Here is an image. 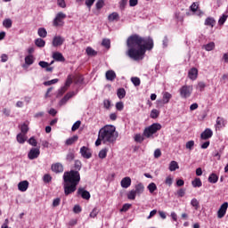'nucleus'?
Masks as SVG:
<instances>
[{
	"label": "nucleus",
	"mask_w": 228,
	"mask_h": 228,
	"mask_svg": "<svg viewBox=\"0 0 228 228\" xmlns=\"http://www.w3.org/2000/svg\"><path fill=\"white\" fill-rule=\"evenodd\" d=\"M126 45L128 47L126 52L127 56L138 61L145 58V53L147 51H152L154 49V40L151 37H142L138 34H134L127 38Z\"/></svg>",
	"instance_id": "obj_1"
},
{
	"label": "nucleus",
	"mask_w": 228,
	"mask_h": 228,
	"mask_svg": "<svg viewBox=\"0 0 228 228\" xmlns=\"http://www.w3.org/2000/svg\"><path fill=\"white\" fill-rule=\"evenodd\" d=\"M83 164L80 160H75L74 168L75 170L66 171L63 174V189L64 195H71L76 190H77V184L81 181V175L79 170H81Z\"/></svg>",
	"instance_id": "obj_2"
},
{
	"label": "nucleus",
	"mask_w": 228,
	"mask_h": 228,
	"mask_svg": "<svg viewBox=\"0 0 228 228\" xmlns=\"http://www.w3.org/2000/svg\"><path fill=\"white\" fill-rule=\"evenodd\" d=\"M98 134L102 138L104 145H115L118 138L117 127L112 125H105L99 130Z\"/></svg>",
	"instance_id": "obj_3"
},
{
	"label": "nucleus",
	"mask_w": 228,
	"mask_h": 228,
	"mask_svg": "<svg viewBox=\"0 0 228 228\" xmlns=\"http://www.w3.org/2000/svg\"><path fill=\"white\" fill-rule=\"evenodd\" d=\"M161 130V125L159 123H153L151 126L146 127L143 131V136L151 138L152 134H156L158 131Z\"/></svg>",
	"instance_id": "obj_4"
},
{
	"label": "nucleus",
	"mask_w": 228,
	"mask_h": 228,
	"mask_svg": "<svg viewBox=\"0 0 228 228\" xmlns=\"http://www.w3.org/2000/svg\"><path fill=\"white\" fill-rule=\"evenodd\" d=\"M67 19V14H65L62 12H59L56 15L55 18L53 20V26L54 28H63L65 26V20Z\"/></svg>",
	"instance_id": "obj_5"
},
{
	"label": "nucleus",
	"mask_w": 228,
	"mask_h": 228,
	"mask_svg": "<svg viewBox=\"0 0 228 228\" xmlns=\"http://www.w3.org/2000/svg\"><path fill=\"white\" fill-rule=\"evenodd\" d=\"M180 97L182 99H188V97L191 96V94H193V86H183L179 89Z\"/></svg>",
	"instance_id": "obj_6"
},
{
	"label": "nucleus",
	"mask_w": 228,
	"mask_h": 228,
	"mask_svg": "<svg viewBox=\"0 0 228 228\" xmlns=\"http://www.w3.org/2000/svg\"><path fill=\"white\" fill-rule=\"evenodd\" d=\"M227 208L228 202L223 203L217 211V218H224V216H225V215L227 214Z\"/></svg>",
	"instance_id": "obj_7"
},
{
	"label": "nucleus",
	"mask_w": 228,
	"mask_h": 228,
	"mask_svg": "<svg viewBox=\"0 0 228 228\" xmlns=\"http://www.w3.org/2000/svg\"><path fill=\"white\" fill-rule=\"evenodd\" d=\"M40 156V149L39 148H32L28 153V159H37Z\"/></svg>",
	"instance_id": "obj_8"
},
{
	"label": "nucleus",
	"mask_w": 228,
	"mask_h": 228,
	"mask_svg": "<svg viewBox=\"0 0 228 228\" xmlns=\"http://www.w3.org/2000/svg\"><path fill=\"white\" fill-rule=\"evenodd\" d=\"M80 154L86 159H90V158H92V152L90 151V149H88V147L86 146H83L80 148Z\"/></svg>",
	"instance_id": "obj_9"
},
{
	"label": "nucleus",
	"mask_w": 228,
	"mask_h": 228,
	"mask_svg": "<svg viewBox=\"0 0 228 228\" xmlns=\"http://www.w3.org/2000/svg\"><path fill=\"white\" fill-rule=\"evenodd\" d=\"M63 42H65V38L61 37V36H55L52 44L53 47H60L63 45Z\"/></svg>",
	"instance_id": "obj_10"
},
{
	"label": "nucleus",
	"mask_w": 228,
	"mask_h": 228,
	"mask_svg": "<svg viewBox=\"0 0 228 228\" xmlns=\"http://www.w3.org/2000/svg\"><path fill=\"white\" fill-rule=\"evenodd\" d=\"M77 195H80L85 200H90V192L84 188H78Z\"/></svg>",
	"instance_id": "obj_11"
},
{
	"label": "nucleus",
	"mask_w": 228,
	"mask_h": 228,
	"mask_svg": "<svg viewBox=\"0 0 228 228\" xmlns=\"http://www.w3.org/2000/svg\"><path fill=\"white\" fill-rule=\"evenodd\" d=\"M188 77L191 81H195L199 77V69L197 68H191L188 72Z\"/></svg>",
	"instance_id": "obj_12"
},
{
	"label": "nucleus",
	"mask_w": 228,
	"mask_h": 228,
	"mask_svg": "<svg viewBox=\"0 0 228 228\" xmlns=\"http://www.w3.org/2000/svg\"><path fill=\"white\" fill-rule=\"evenodd\" d=\"M213 136V130L211 128H206L204 132L201 133V140H209Z\"/></svg>",
	"instance_id": "obj_13"
},
{
	"label": "nucleus",
	"mask_w": 228,
	"mask_h": 228,
	"mask_svg": "<svg viewBox=\"0 0 228 228\" xmlns=\"http://www.w3.org/2000/svg\"><path fill=\"white\" fill-rule=\"evenodd\" d=\"M225 118H222V117H217L216 121V129H218V131H220V129H222L223 127H225Z\"/></svg>",
	"instance_id": "obj_14"
},
{
	"label": "nucleus",
	"mask_w": 228,
	"mask_h": 228,
	"mask_svg": "<svg viewBox=\"0 0 228 228\" xmlns=\"http://www.w3.org/2000/svg\"><path fill=\"white\" fill-rule=\"evenodd\" d=\"M52 172H54L55 174H61L63 172V165L61 163H55L52 165Z\"/></svg>",
	"instance_id": "obj_15"
},
{
	"label": "nucleus",
	"mask_w": 228,
	"mask_h": 228,
	"mask_svg": "<svg viewBox=\"0 0 228 228\" xmlns=\"http://www.w3.org/2000/svg\"><path fill=\"white\" fill-rule=\"evenodd\" d=\"M28 188H29V182L26 180L18 183V190H20V191H27Z\"/></svg>",
	"instance_id": "obj_16"
},
{
	"label": "nucleus",
	"mask_w": 228,
	"mask_h": 228,
	"mask_svg": "<svg viewBox=\"0 0 228 228\" xmlns=\"http://www.w3.org/2000/svg\"><path fill=\"white\" fill-rule=\"evenodd\" d=\"M105 77L107 79V81H115V79H117V73H115L113 70H108L105 73Z\"/></svg>",
	"instance_id": "obj_17"
},
{
	"label": "nucleus",
	"mask_w": 228,
	"mask_h": 228,
	"mask_svg": "<svg viewBox=\"0 0 228 228\" xmlns=\"http://www.w3.org/2000/svg\"><path fill=\"white\" fill-rule=\"evenodd\" d=\"M122 188H129L131 186V177L126 176L120 182Z\"/></svg>",
	"instance_id": "obj_18"
},
{
	"label": "nucleus",
	"mask_w": 228,
	"mask_h": 228,
	"mask_svg": "<svg viewBox=\"0 0 228 228\" xmlns=\"http://www.w3.org/2000/svg\"><path fill=\"white\" fill-rule=\"evenodd\" d=\"M216 24V20L213 17H208L205 20V26H209V28H215Z\"/></svg>",
	"instance_id": "obj_19"
},
{
	"label": "nucleus",
	"mask_w": 228,
	"mask_h": 228,
	"mask_svg": "<svg viewBox=\"0 0 228 228\" xmlns=\"http://www.w3.org/2000/svg\"><path fill=\"white\" fill-rule=\"evenodd\" d=\"M53 58L55 61H65V57H63V54L60 52L53 53Z\"/></svg>",
	"instance_id": "obj_20"
},
{
	"label": "nucleus",
	"mask_w": 228,
	"mask_h": 228,
	"mask_svg": "<svg viewBox=\"0 0 228 228\" xmlns=\"http://www.w3.org/2000/svg\"><path fill=\"white\" fill-rule=\"evenodd\" d=\"M170 99H172V94L168 92H164L162 94V101L168 104L170 102Z\"/></svg>",
	"instance_id": "obj_21"
},
{
	"label": "nucleus",
	"mask_w": 228,
	"mask_h": 228,
	"mask_svg": "<svg viewBox=\"0 0 228 228\" xmlns=\"http://www.w3.org/2000/svg\"><path fill=\"white\" fill-rule=\"evenodd\" d=\"M144 190L145 187L143 186V183H138L137 185H135V190H134V191L136 195H142Z\"/></svg>",
	"instance_id": "obj_22"
},
{
	"label": "nucleus",
	"mask_w": 228,
	"mask_h": 228,
	"mask_svg": "<svg viewBox=\"0 0 228 228\" xmlns=\"http://www.w3.org/2000/svg\"><path fill=\"white\" fill-rule=\"evenodd\" d=\"M16 140L18 142V143H25L26 140H28V137H26V134L20 133L17 134L16 136Z\"/></svg>",
	"instance_id": "obj_23"
},
{
	"label": "nucleus",
	"mask_w": 228,
	"mask_h": 228,
	"mask_svg": "<svg viewBox=\"0 0 228 228\" xmlns=\"http://www.w3.org/2000/svg\"><path fill=\"white\" fill-rule=\"evenodd\" d=\"M73 81H74L75 85H82L83 81H85V77H83L82 75H76L73 77Z\"/></svg>",
	"instance_id": "obj_24"
},
{
	"label": "nucleus",
	"mask_w": 228,
	"mask_h": 228,
	"mask_svg": "<svg viewBox=\"0 0 228 228\" xmlns=\"http://www.w3.org/2000/svg\"><path fill=\"white\" fill-rule=\"evenodd\" d=\"M179 169V164L175 160H172L169 164L170 172H175V170Z\"/></svg>",
	"instance_id": "obj_25"
},
{
	"label": "nucleus",
	"mask_w": 228,
	"mask_h": 228,
	"mask_svg": "<svg viewBox=\"0 0 228 228\" xmlns=\"http://www.w3.org/2000/svg\"><path fill=\"white\" fill-rule=\"evenodd\" d=\"M191 185L193 186V188H200L202 186V180H200V178H199V177H196L191 182Z\"/></svg>",
	"instance_id": "obj_26"
},
{
	"label": "nucleus",
	"mask_w": 228,
	"mask_h": 228,
	"mask_svg": "<svg viewBox=\"0 0 228 228\" xmlns=\"http://www.w3.org/2000/svg\"><path fill=\"white\" fill-rule=\"evenodd\" d=\"M79 140V137L77 135H73L72 137L66 140V145H73V143H76Z\"/></svg>",
	"instance_id": "obj_27"
},
{
	"label": "nucleus",
	"mask_w": 228,
	"mask_h": 228,
	"mask_svg": "<svg viewBox=\"0 0 228 228\" xmlns=\"http://www.w3.org/2000/svg\"><path fill=\"white\" fill-rule=\"evenodd\" d=\"M74 97L73 93H68L65 94V96L61 100V104H66L69 99H72Z\"/></svg>",
	"instance_id": "obj_28"
},
{
	"label": "nucleus",
	"mask_w": 228,
	"mask_h": 228,
	"mask_svg": "<svg viewBox=\"0 0 228 228\" xmlns=\"http://www.w3.org/2000/svg\"><path fill=\"white\" fill-rule=\"evenodd\" d=\"M208 182H210L212 184H216V183H218V175H216L215 173H212L208 176Z\"/></svg>",
	"instance_id": "obj_29"
},
{
	"label": "nucleus",
	"mask_w": 228,
	"mask_h": 228,
	"mask_svg": "<svg viewBox=\"0 0 228 228\" xmlns=\"http://www.w3.org/2000/svg\"><path fill=\"white\" fill-rule=\"evenodd\" d=\"M108 148H104L102 150L100 151L98 156L100 158V159H106V156H108Z\"/></svg>",
	"instance_id": "obj_30"
},
{
	"label": "nucleus",
	"mask_w": 228,
	"mask_h": 228,
	"mask_svg": "<svg viewBox=\"0 0 228 228\" xmlns=\"http://www.w3.org/2000/svg\"><path fill=\"white\" fill-rule=\"evenodd\" d=\"M191 206H192V208H194V209H199V208H200V203L199 202V200H197V198H194L191 200Z\"/></svg>",
	"instance_id": "obj_31"
},
{
	"label": "nucleus",
	"mask_w": 228,
	"mask_h": 228,
	"mask_svg": "<svg viewBox=\"0 0 228 228\" xmlns=\"http://www.w3.org/2000/svg\"><path fill=\"white\" fill-rule=\"evenodd\" d=\"M86 53L87 54V56H97V52L95 50H94V48L88 46L86 49Z\"/></svg>",
	"instance_id": "obj_32"
},
{
	"label": "nucleus",
	"mask_w": 228,
	"mask_h": 228,
	"mask_svg": "<svg viewBox=\"0 0 228 228\" xmlns=\"http://www.w3.org/2000/svg\"><path fill=\"white\" fill-rule=\"evenodd\" d=\"M37 35L41 37V38H45V37H47V30L44 28H40L37 30Z\"/></svg>",
	"instance_id": "obj_33"
},
{
	"label": "nucleus",
	"mask_w": 228,
	"mask_h": 228,
	"mask_svg": "<svg viewBox=\"0 0 228 228\" xmlns=\"http://www.w3.org/2000/svg\"><path fill=\"white\" fill-rule=\"evenodd\" d=\"M20 129L21 131V134H28V131H29V127L26 123H23L20 126Z\"/></svg>",
	"instance_id": "obj_34"
},
{
	"label": "nucleus",
	"mask_w": 228,
	"mask_h": 228,
	"mask_svg": "<svg viewBox=\"0 0 228 228\" xmlns=\"http://www.w3.org/2000/svg\"><path fill=\"white\" fill-rule=\"evenodd\" d=\"M117 95L118 99H124V97H126V89L124 88L118 89Z\"/></svg>",
	"instance_id": "obj_35"
},
{
	"label": "nucleus",
	"mask_w": 228,
	"mask_h": 228,
	"mask_svg": "<svg viewBox=\"0 0 228 228\" xmlns=\"http://www.w3.org/2000/svg\"><path fill=\"white\" fill-rule=\"evenodd\" d=\"M108 19L110 22H113L114 20H118L119 16L117 12H112L111 14L109 15Z\"/></svg>",
	"instance_id": "obj_36"
},
{
	"label": "nucleus",
	"mask_w": 228,
	"mask_h": 228,
	"mask_svg": "<svg viewBox=\"0 0 228 228\" xmlns=\"http://www.w3.org/2000/svg\"><path fill=\"white\" fill-rule=\"evenodd\" d=\"M12 20H10V19L4 20V21H3L4 28L10 29V28H12Z\"/></svg>",
	"instance_id": "obj_37"
},
{
	"label": "nucleus",
	"mask_w": 228,
	"mask_h": 228,
	"mask_svg": "<svg viewBox=\"0 0 228 228\" xmlns=\"http://www.w3.org/2000/svg\"><path fill=\"white\" fill-rule=\"evenodd\" d=\"M35 44L37 47H45V41L42 38L36 39Z\"/></svg>",
	"instance_id": "obj_38"
},
{
	"label": "nucleus",
	"mask_w": 228,
	"mask_h": 228,
	"mask_svg": "<svg viewBox=\"0 0 228 228\" xmlns=\"http://www.w3.org/2000/svg\"><path fill=\"white\" fill-rule=\"evenodd\" d=\"M227 14H223L218 20L219 26H224V24H225V21L227 20Z\"/></svg>",
	"instance_id": "obj_39"
},
{
	"label": "nucleus",
	"mask_w": 228,
	"mask_h": 228,
	"mask_svg": "<svg viewBox=\"0 0 228 228\" xmlns=\"http://www.w3.org/2000/svg\"><path fill=\"white\" fill-rule=\"evenodd\" d=\"M207 51H213L215 49V42H210L203 46Z\"/></svg>",
	"instance_id": "obj_40"
},
{
	"label": "nucleus",
	"mask_w": 228,
	"mask_h": 228,
	"mask_svg": "<svg viewBox=\"0 0 228 228\" xmlns=\"http://www.w3.org/2000/svg\"><path fill=\"white\" fill-rule=\"evenodd\" d=\"M151 118H158L159 117V110L153 109L150 114Z\"/></svg>",
	"instance_id": "obj_41"
},
{
	"label": "nucleus",
	"mask_w": 228,
	"mask_h": 228,
	"mask_svg": "<svg viewBox=\"0 0 228 228\" xmlns=\"http://www.w3.org/2000/svg\"><path fill=\"white\" fill-rule=\"evenodd\" d=\"M147 188L150 193H152L153 191H156V190H158V186L154 183H151Z\"/></svg>",
	"instance_id": "obj_42"
},
{
	"label": "nucleus",
	"mask_w": 228,
	"mask_h": 228,
	"mask_svg": "<svg viewBox=\"0 0 228 228\" xmlns=\"http://www.w3.org/2000/svg\"><path fill=\"white\" fill-rule=\"evenodd\" d=\"M131 81L133 83V85H134L135 86H140L142 81L140 80V77H133L131 78Z\"/></svg>",
	"instance_id": "obj_43"
},
{
	"label": "nucleus",
	"mask_w": 228,
	"mask_h": 228,
	"mask_svg": "<svg viewBox=\"0 0 228 228\" xmlns=\"http://www.w3.org/2000/svg\"><path fill=\"white\" fill-rule=\"evenodd\" d=\"M127 199L129 200H134V199H136V192L134 190H132L127 193Z\"/></svg>",
	"instance_id": "obj_44"
},
{
	"label": "nucleus",
	"mask_w": 228,
	"mask_h": 228,
	"mask_svg": "<svg viewBox=\"0 0 228 228\" xmlns=\"http://www.w3.org/2000/svg\"><path fill=\"white\" fill-rule=\"evenodd\" d=\"M131 204L126 203L123 205V207L120 208V213H126V211H129L131 209Z\"/></svg>",
	"instance_id": "obj_45"
},
{
	"label": "nucleus",
	"mask_w": 228,
	"mask_h": 228,
	"mask_svg": "<svg viewBox=\"0 0 228 228\" xmlns=\"http://www.w3.org/2000/svg\"><path fill=\"white\" fill-rule=\"evenodd\" d=\"M58 81H60L58 78H54L49 81H45L44 82V86H51V85H56V83H58Z\"/></svg>",
	"instance_id": "obj_46"
},
{
	"label": "nucleus",
	"mask_w": 228,
	"mask_h": 228,
	"mask_svg": "<svg viewBox=\"0 0 228 228\" xmlns=\"http://www.w3.org/2000/svg\"><path fill=\"white\" fill-rule=\"evenodd\" d=\"M25 63L26 65H33L34 61H33V55H28L25 57Z\"/></svg>",
	"instance_id": "obj_47"
},
{
	"label": "nucleus",
	"mask_w": 228,
	"mask_h": 228,
	"mask_svg": "<svg viewBox=\"0 0 228 228\" xmlns=\"http://www.w3.org/2000/svg\"><path fill=\"white\" fill-rule=\"evenodd\" d=\"M102 45H103V47H106V49H110V47H111V41H110V39H103L102 42Z\"/></svg>",
	"instance_id": "obj_48"
},
{
	"label": "nucleus",
	"mask_w": 228,
	"mask_h": 228,
	"mask_svg": "<svg viewBox=\"0 0 228 228\" xmlns=\"http://www.w3.org/2000/svg\"><path fill=\"white\" fill-rule=\"evenodd\" d=\"M74 158H76L74 151H69L66 156L67 161H74Z\"/></svg>",
	"instance_id": "obj_49"
},
{
	"label": "nucleus",
	"mask_w": 228,
	"mask_h": 228,
	"mask_svg": "<svg viewBox=\"0 0 228 228\" xmlns=\"http://www.w3.org/2000/svg\"><path fill=\"white\" fill-rule=\"evenodd\" d=\"M175 17L176 20H178L179 22H183V20H184V16L183 14H181L180 12H176L175 14Z\"/></svg>",
	"instance_id": "obj_50"
},
{
	"label": "nucleus",
	"mask_w": 228,
	"mask_h": 228,
	"mask_svg": "<svg viewBox=\"0 0 228 228\" xmlns=\"http://www.w3.org/2000/svg\"><path fill=\"white\" fill-rule=\"evenodd\" d=\"M79 127H81V121H76L72 127H71V131H77V129H79Z\"/></svg>",
	"instance_id": "obj_51"
},
{
	"label": "nucleus",
	"mask_w": 228,
	"mask_h": 228,
	"mask_svg": "<svg viewBox=\"0 0 228 228\" xmlns=\"http://www.w3.org/2000/svg\"><path fill=\"white\" fill-rule=\"evenodd\" d=\"M28 143H29V145H32V147H37V145H38V142H37V139H35V137H30L28 141Z\"/></svg>",
	"instance_id": "obj_52"
},
{
	"label": "nucleus",
	"mask_w": 228,
	"mask_h": 228,
	"mask_svg": "<svg viewBox=\"0 0 228 228\" xmlns=\"http://www.w3.org/2000/svg\"><path fill=\"white\" fill-rule=\"evenodd\" d=\"M145 138H143L140 134H135L134 141L137 142V143H142Z\"/></svg>",
	"instance_id": "obj_53"
},
{
	"label": "nucleus",
	"mask_w": 228,
	"mask_h": 228,
	"mask_svg": "<svg viewBox=\"0 0 228 228\" xmlns=\"http://www.w3.org/2000/svg\"><path fill=\"white\" fill-rule=\"evenodd\" d=\"M73 81H74V78H72V76H70V75L68 76L64 86H66V88H69V86H70V84H71Z\"/></svg>",
	"instance_id": "obj_54"
},
{
	"label": "nucleus",
	"mask_w": 228,
	"mask_h": 228,
	"mask_svg": "<svg viewBox=\"0 0 228 228\" xmlns=\"http://www.w3.org/2000/svg\"><path fill=\"white\" fill-rule=\"evenodd\" d=\"M194 145H195L194 141H189L186 142L185 147H186V149H189V151H191L193 149Z\"/></svg>",
	"instance_id": "obj_55"
},
{
	"label": "nucleus",
	"mask_w": 228,
	"mask_h": 228,
	"mask_svg": "<svg viewBox=\"0 0 228 228\" xmlns=\"http://www.w3.org/2000/svg\"><path fill=\"white\" fill-rule=\"evenodd\" d=\"M103 6H104V0H98L95 4L96 10H101Z\"/></svg>",
	"instance_id": "obj_56"
},
{
	"label": "nucleus",
	"mask_w": 228,
	"mask_h": 228,
	"mask_svg": "<svg viewBox=\"0 0 228 228\" xmlns=\"http://www.w3.org/2000/svg\"><path fill=\"white\" fill-rule=\"evenodd\" d=\"M57 5L60 8H67V3L65 2V0H57Z\"/></svg>",
	"instance_id": "obj_57"
},
{
	"label": "nucleus",
	"mask_w": 228,
	"mask_h": 228,
	"mask_svg": "<svg viewBox=\"0 0 228 228\" xmlns=\"http://www.w3.org/2000/svg\"><path fill=\"white\" fill-rule=\"evenodd\" d=\"M44 183H51L53 181V177L49 174H45L43 177Z\"/></svg>",
	"instance_id": "obj_58"
},
{
	"label": "nucleus",
	"mask_w": 228,
	"mask_h": 228,
	"mask_svg": "<svg viewBox=\"0 0 228 228\" xmlns=\"http://www.w3.org/2000/svg\"><path fill=\"white\" fill-rule=\"evenodd\" d=\"M97 215H99V208H94L93 209V211L90 213V217L91 218H95V216H97Z\"/></svg>",
	"instance_id": "obj_59"
},
{
	"label": "nucleus",
	"mask_w": 228,
	"mask_h": 228,
	"mask_svg": "<svg viewBox=\"0 0 228 228\" xmlns=\"http://www.w3.org/2000/svg\"><path fill=\"white\" fill-rule=\"evenodd\" d=\"M38 65H39V67H41L42 69H46L47 67H50L49 62L45 61H40L38 62Z\"/></svg>",
	"instance_id": "obj_60"
},
{
	"label": "nucleus",
	"mask_w": 228,
	"mask_h": 228,
	"mask_svg": "<svg viewBox=\"0 0 228 228\" xmlns=\"http://www.w3.org/2000/svg\"><path fill=\"white\" fill-rule=\"evenodd\" d=\"M61 202V199H60V198L54 199L53 201V208H58V206H60Z\"/></svg>",
	"instance_id": "obj_61"
},
{
	"label": "nucleus",
	"mask_w": 228,
	"mask_h": 228,
	"mask_svg": "<svg viewBox=\"0 0 228 228\" xmlns=\"http://www.w3.org/2000/svg\"><path fill=\"white\" fill-rule=\"evenodd\" d=\"M197 88L200 89V92H204V88H206V83L199 82Z\"/></svg>",
	"instance_id": "obj_62"
},
{
	"label": "nucleus",
	"mask_w": 228,
	"mask_h": 228,
	"mask_svg": "<svg viewBox=\"0 0 228 228\" xmlns=\"http://www.w3.org/2000/svg\"><path fill=\"white\" fill-rule=\"evenodd\" d=\"M176 195H178V197H184V195H186V189H180L177 191Z\"/></svg>",
	"instance_id": "obj_63"
},
{
	"label": "nucleus",
	"mask_w": 228,
	"mask_h": 228,
	"mask_svg": "<svg viewBox=\"0 0 228 228\" xmlns=\"http://www.w3.org/2000/svg\"><path fill=\"white\" fill-rule=\"evenodd\" d=\"M67 90H69V87H66L65 86H62L61 89H59L58 95H63Z\"/></svg>",
	"instance_id": "obj_64"
}]
</instances>
